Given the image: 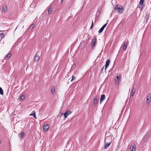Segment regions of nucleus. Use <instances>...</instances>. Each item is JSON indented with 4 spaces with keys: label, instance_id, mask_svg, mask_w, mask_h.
<instances>
[{
    "label": "nucleus",
    "instance_id": "29",
    "mask_svg": "<svg viewBox=\"0 0 151 151\" xmlns=\"http://www.w3.org/2000/svg\"><path fill=\"white\" fill-rule=\"evenodd\" d=\"M93 25V22H92V24H91V27Z\"/></svg>",
    "mask_w": 151,
    "mask_h": 151
},
{
    "label": "nucleus",
    "instance_id": "25",
    "mask_svg": "<svg viewBox=\"0 0 151 151\" xmlns=\"http://www.w3.org/2000/svg\"><path fill=\"white\" fill-rule=\"evenodd\" d=\"M72 79H71V81H72L73 80H75V79H76L75 77L74 76H72Z\"/></svg>",
    "mask_w": 151,
    "mask_h": 151
},
{
    "label": "nucleus",
    "instance_id": "1",
    "mask_svg": "<svg viewBox=\"0 0 151 151\" xmlns=\"http://www.w3.org/2000/svg\"><path fill=\"white\" fill-rule=\"evenodd\" d=\"M115 9L117 12L120 14L123 13L124 10L123 7L119 5H116L115 7Z\"/></svg>",
    "mask_w": 151,
    "mask_h": 151
},
{
    "label": "nucleus",
    "instance_id": "9",
    "mask_svg": "<svg viewBox=\"0 0 151 151\" xmlns=\"http://www.w3.org/2000/svg\"><path fill=\"white\" fill-rule=\"evenodd\" d=\"M7 11V6L6 5L4 6L2 9V12L4 13H5Z\"/></svg>",
    "mask_w": 151,
    "mask_h": 151
},
{
    "label": "nucleus",
    "instance_id": "7",
    "mask_svg": "<svg viewBox=\"0 0 151 151\" xmlns=\"http://www.w3.org/2000/svg\"><path fill=\"white\" fill-rule=\"evenodd\" d=\"M107 24V23H106L105 24H104L102 27L99 29V33H101L103 31L105 27H106Z\"/></svg>",
    "mask_w": 151,
    "mask_h": 151
},
{
    "label": "nucleus",
    "instance_id": "22",
    "mask_svg": "<svg viewBox=\"0 0 151 151\" xmlns=\"http://www.w3.org/2000/svg\"><path fill=\"white\" fill-rule=\"evenodd\" d=\"M144 3V0H140L139 2V6H142Z\"/></svg>",
    "mask_w": 151,
    "mask_h": 151
},
{
    "label": "nucleus",
    "instance_id": "4",
    "mask_svg": "<svg viewBox=\"0 0 151 151\" xmlns=\"http://www.w3.org/2000/svg\"><path fill=\"white\" fill-rule=\"evenodd\" d=\"M49 126L48 124H46L44 125L43 127V132H46L49 129Z\"/></svg>",
    "mask_w": 151,
    "mask_h": 151
},
{
    "label": "nucleus",
    "instance_id": "5",
    "mask_svg": "<svg viewBox=\"0 0 151 151\" xmlns=\"http://www.w3.org/2000/svg\"><path fill=\"white\" fill-rule=\"evenodd\" d=\"M105 96L104 94H102L101 95V98L100 100V103L101 104L103 101L105 99Z\"/></svg>",
    "mask_w": 151,
    "mask_h": 151
},
{
    "label": "nucleus",
    "instance_id": "27",
    "mask_svg": "<svg viewBox=\"0 0 151 151\" xmlns=\"http://www.w3.org/2000/svg\"><path fill=\"white\" fill-rule=\"evenodd\" d=\"M3 35H4L3 33H1L0 34V35H2L3 36Z\"/></svg>",
    "mask_w": 151,
    "mask_h": 151
},
{
    "label": "nucleus",
    "instance_id": "15",
    "mask_svg": "<svg viewBox=\"0 0 151 151\" xmlns=\"http://www.w3.org/2000/svg\"><path fill=\"white\" fill-rule=\"evenodd\" d=\"M111 142H107L106 143L104 148L105 149H106L108 148V147L111 144Z\"/></svg>",
    "mask_w": 151,
    "mask_h": 151
},
{
    "label": "nucleus",
    "instance_id": "12",
    "mask_svg": "<svg viewBox=\"0 0 151 151\" xmlns=\"http://www.w3.org/2000/svg\"><path fill=\"white\" fill-rule=\"evenodd\" d=\"M135 91V90L134 89V88H133L131 90V96H133V95H134Z\"/></svg>",
    "mask_w": 151,
    "mask_h": 151
},
{
    "label": "nucleus",
    "instance_id": "14",
    "mask_svg": "<svg viewBox=\"0 0 151 151\" xmlns=\"http://www.w3.org/2000/svg\"><path fill=\"white\" fill-rule=\"evenodd\" d=\"M96 43V38H94L93 39L92 42V47L94 46L95 45Z\"/></svg>",
    "mask_w": 151,
    "mask_h": 151
},
{
    "label": "nucleus",
    "instance_id": "32",
    "mask_svg": "<svg viewBox=\"0 0 151 151\" xmlns=\"http://www.w3.org/2000/svg\"><path fill=\"white\" fill-rule=\"evenodd\" d=\"M148 20V18L147 19H146V20H147H147Z\"/></svg>",
    "mask_w": 151,
    "mask_h": 151
},
{
    "label": "nucleus",
    "instance_id": "33",
    "mask_svg": "<svg viewBox=\"0 0 151 151\" xmlns=\"http://www.w3.org/2000/svg\"><path fill=\"white\" fill-rule=\"evenodd\" d=\"M63 113H61V115H63Z\"/></svg>",
    "mask_w": 151,
    "mask_h": 151
},
{
    "label": "nucleus",
    "instance_id": "16",
    "mask_svg": "<svg viewBox=\"0 0 151 151\" xmlns=\"http://www.w3.org/2000/svg\"><path fill=\"white\" fill-rule=\"evenodd\" d=\"M51 92L52 94H54L55 93V88L54 86L52 87L51 89Z\"/></svg>",
    "mask_w": 151,
    "mask_h": 151
},
{
    "label": "nucleus",
    "instance_id": "17",
    "mask_svg": "<svg viewBox=\"0 0 151 151\" xmlns=\"http://www.w3.org/2000/svg\"><path fill=\"white\" fill-rule=\"evenodd\" d=\"M127 45L126 42L124 43L123 44V49L124 50H126L127 48Z\"/></svg>",
    "mask_w": 151,
    "mask_h": 151
},
{
    "label": "nucleus",
    "instance_id": "31",
    "mask_svg": "<svg viewBox=\"0 0 151 151\" xmlns=\"http://www.w3.org/2000/svg\"><path fill=\"white\" fill-rule=\"evenodd\" d=\"M1 140L0 139V144H1Z\"/></svg>",
    "mask_w": 151,
    "mask_h": 151
},
{
    "label": "nucleus",
    "instance_id": "26",
    "mask_svg": "<svg viewBox=\"0 0 151 151\" xmlns=\"http://www.w3.org/2000/svg\"><path fill=\"white\" fill-rule=\"evenodd\" d=\"M34 24H32L29 27V28H32V29L34 27Z\"/></svg>",
    "mask_w": 151,
    "mask_h": 151
},
{
    "label": "nucleus",
    "instance_id": "13",
    "mask_svg": "<svg viewBox=\"0 0 151 151\" xmlns=\"http://www.w3.org/2000/svg\"><path fill=\"white\" fill-rule=\"evenodd\" d=\"M30 116H33L35 119L36 118V114L35 111H32V113L29 115Z\"/></svg>",
    "mask_w": 151,
    "mask_h": 151
},
{
    "label": "nucleus",
    "instance_id": "2",
    "mask_svg": "<svg viewBox=\"0 0 151 151\" xmlns=\"http://www.w3.org/2000/svg\"><path fill=\"white\" fill-rule=\"evenodd\" d=\"M72 112L71 111L68 110L66 111V112L64 114V116L65 117V119L68 117V116L71 114Z\"/></svg>",
    "mask_w": 151,
    "mask_h": 151
},
{
    "label": "nucleus",
    "instance_id": "8",
    "mask_svg": "<svg viewBox=\"0 0 151 151\" xmlns=\"http://www.w3.org/2000/svg\"><path fill=\"white\" fill-rule=\"evenodd\" d=\"M110 60H108L106 61V63L105 64V70H106L108 66L110 64Z\"/></svg>",
    "mask_w": 151,
    "mask_h": 151
},
{
    "label": "nucleus",
    "instance_id": "24",
    "mask_svg": "<svg viewBox=\"0 0 151 151\" xmlns=\"http://www.w3.org/2000/svg\"><path fill=\"white\" fill-rule=\"evenodd\" d=\"M25 98V96L23 95L21 96L20 97V100H23Z\"/></svg>",
    "mask_w": 151,
    "mask_h": 151
},
{
    "label": "nucleus",
    "instance_id": "28",
    "mask_svg": "<svg viewBox=\"0 0 151 151\" xmlns=\"http://www.w3.org/2000/svg\"><path fill=\"white\" fill-rule=\"evenodd\" d=\"M4 37V35H3L2 37H1V39Z\"/></svg>",
    "mask_w": 151,
    "mask_h": 151
},
{
    "label": "nucleus",
    "instance_id": "23",
    "mask_svg": "<svg viewBox=\"0 0 151 151\" xmlns=\"http://www.w3.org/2000/svg\"><path fill=\"white\" fill-rule=\"evenodd\" d=\"M0 94L1 95H3V90L1 87H0Z\"/></svg>",
    "mask_w": 151,
    "mask_h": 151
},
{
    "label": "nucleus",
    "instance_id": "21",
    "mask_svg": "<svg viewBox=\"0 0 151 151\" xmlns=\"http://www.w3.org/2000/svg\"><path fill=\"white\" fill-rule=\"evenodd\" d=\"M98 102V99L97 98H95L93 100V103L94 104H96Z\"/></svg>",
    "mask_w": 151,
    "mask_h": 151
},
{
    "label": "nucleus",
    "instance_id": "20",
    "mask_svg": "<svg viewBox=\"0 0 151 151\" xmlns=\"http://www.w3.org/2000/svg\"><path fill=\"white\" fill-rule=\"evenodd\" d=\"M24 135V134L23 132H22L21 133L19 134V137L20 138H22Z\"/></svg>",
    "mask_w": 151,
    "mask_h": 151
},
{
    "label": "nucleus",
    "instance_id": "11",
    "mask_svg": "<svg viewBox=\"0 0 151 151\" xmlns=\"http://www.w3.org/2000/svg\"><path fill=\"white\" fill-rule=\"evenodd\" d=\"M135 148L136 146L132 145L130 147V151H135Z\"/></svg>",
    "mask_w": 151,
    "mask_h": 151
},
{
    "label": "nucleus",
    "instance_id": "3",
    "mask_svg": "<svg viewBox=\"0 0 151 151\" xmlns=\"http://www.w3.org/2000/svg\"><path fill=\"white\" fill-rule=\"evenodd\" d=\"M121 80L120 76L119 75H117L115 79V81L116 84H119V81Z\"/></svg>",
    "mask_w": 151,
    "mask_h": 151
},
{
    "label": "nucleus",
    "instance_id": "19",
    "mask_svg": "<svg viewBox=\"0 0 151 151\" xmlns=\"http://www.w3.org/2000/svg\"><path fill=\"white\" fill-rule=\"evenodd\" d=\"M52 8L51 7H50L48 9V14H50L52 11Z\"/></svg>",
    "mask_w": 151,
    "mask_h": 151
},
{
    "label": "nucleus",
    "instance_id": "30",
    "mask_svg": "<svg viewBox=\"0 0 151 151\" xmlns=\"http://www.w3.org/2000/svg\"><path fill=\"white\" fill-rule=\"evenodd\" d=\"M63 0H61V3L63 2Z\"/></svg>",
    "mask_w": 151,
    "mask_h": 151
},
{
    "label": "nucleus",
    "instance_id": "10",
    "mask_svg": "<svg viewBox=\"0 0 151 151\" xmlns=\"http://www.w3.org/2000/svg\"><path fill=\"white\" fill-rule=\"evenodd\" d=\"M150 101L151 97L149 96H147L146 99V103L147 104H149L150 103Z\"/></svg>",
    "mask_w": 151,
    "mask_h": 151
},
{
    "label": "nucleus",
    "instance_id": "6",
    "mask_svg": "<svg viewBox=\"0 0 151 151\" xmlns=\"http://www.w3.org/2000/svg\"><path fill=\"white\" fill-rule=\"evenodd\" d=\"M40 57L37 54L35 55V61L36 62H38L40 60Z\"/></svg>",
    "mask_w": 151,
    "mask_h": 151
},
{
    "label": "nucleus",
    "instance_id": "18",
    "mask_svg": "<svg viewBox=\"0 0 151 151\" xmlns=\"http://www.w3.org/2000/svg\"><path fill=\"white\" fill-rule=\"evenodd\" d=\"M11 53H9L7 54L5 58L7 59H8L11 57Z\"/></svg>",
    "mask_w": 151,
    "mask_h": 151
}]
</instances>
